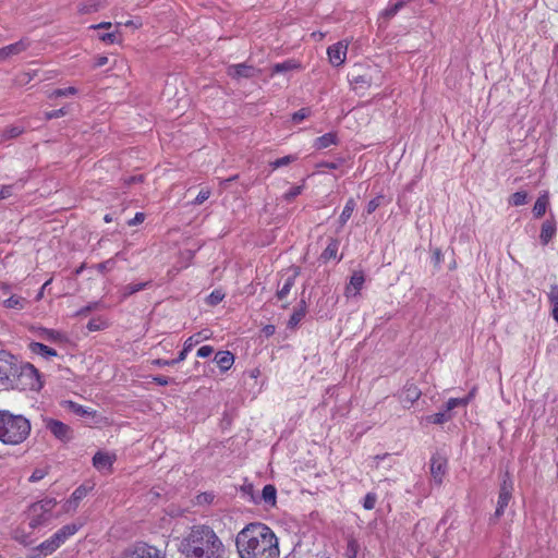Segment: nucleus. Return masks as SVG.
<instances>
[{
	"label": "nucleus",
	"mask_w": 558,
	"mask_h": 558,
	"mask_svg": "<svg viewBox=\"0 0 558 558\" xmlns=\"http://www.w3.org/2000/svg\"><path fill=\"white\" fill-rule=\"evenodd\" d=\"M240 558H279V543L274 531L262 522L246 524L235 537Z\"/></svg>",
	"instance_id": "f257e3e1"
},
{
	"label": "nucleus",
	"mask_w": 558,
	"mask_h": 558,
	"mask_svg": "<svg viewBox=\"0 0 558 558\" xmlns=\"http://www.w3.org/2000/svg\"><path fill=\"white\" fill-rule=\"evenodd\" d=\"M180 550L186 558H223L225 545L207 525H194L182 539Z\"/></svg>",
	"instance_id": "f03ea898"
},
{
	"label": "nucleus",
	"mask_w": 558,
	"mask_h": 558,
	"mask_svg": "<svg viewBox=\"0 0 558 558\" xmlns=\"http://www.w3.org/2000/svg\"><path fill=\"white\" fill-rule=\"evenodd\" d=\"M31 433L29 421L7 410L0 411V441L5 445H20Z\"/></svg>",
	"instance_id": "7ed1b4c3"
},
{
	"label": "nucleus",
	"mask_w": 558,
	"mask_h": 558,
	"mask_svg": "<svg viewBox=\"0 0 558 558\" xmlns=\"http://www.w3.org/2000/svg\"><path fill=\"white\" fill-rule=\"evenodd\" d=\"M57 501L54 498H44L33 504L27 513V525L31 530H35L47 524L52 518V510Z\"/></svg>",
	"instance_id": "20e7f679"
},
{
	"label": "nucleus",
	"mask_w": 558,
	"mask_h": 558,
	"mask_svg": "<svg viewBox=\"0 0 558 558\" xmlns=\"http://www.w3.org/2000/svg\"><path fill=\"white\" fill-rule=\"evenodd\" d=\"M349 81L355 90L366 89L372 85H380L383 82V74L376 66H369L366 69L357 66L350 73Z\"/></svg>",
	"instance_id": "39448f33"
},
{
	"label": "nucleus",
	"mask_w": 558,
	"mask_h": 558,
	"mask_svg": "<svg viewBox=\"0 0 558 558\" xmlns=\"http://www.w3.org/2000/svg\"><path fill=\"white\" fill-rule=\"evenodd\" d=\"M120 558H166L163 550L146 542H136L128 546Z\"/></svg>",
	"instance_id": "423d86ee"
},
{
	"label": "nucleus",
	"mask_w": 558,
	"mask_h": 558,
	"mask_svg": "<svg viewBox=\"0 0 558 558\" xmlns=\"http://www.w3.org/2000/svg\"><path fill=\"white\" fill-rule=\"evenodd\" d=\"M0 303L9 311L21 312L28 307L29 301L13 292V288L8 283H0Z\"/></svg>",
	"instance_id": "0eeeda50"
},
{
	"label": "nucleus",
	"mask_w": 558,
	"mask_h": 558,
	"mask_svg": "<svg viewBox=\"0 0 558 558\" xmlns=\"http://www.w3.org/2000/svg\"><path fill=\"white\" fill-rule=\"evenodd\" d=\"M513 492V482L508 472L505 473L497 500V507L495 513L490 518V521H497L505 512V509L508 507L510 500L512 499Z\"/></svg>",
	"instance_id": "6e6552de"
},
{
	"label": "nucleus",
	"mask_w": 558,
	"mask_h": 558,
	"mask_svg": "<svg viewBox=\"0 0 558 558\" xmlns=\"http://www.w3.org/2000/svg\"><path fill=\"white\" fill-rule=\"evenodd\" d=\"M210 335L206 331L198 332L196 335L191 336L184 342L182 351L179 353L178 357L174 360H155L153 363L157 366H172L177 363H180L186 359L187 353L201 341L209 339Z\"/></svg>",
	"instance_id": "1a4fd4ad"
},
{
	"label": "nucleus",
	"mask_w": 558,
	"mask_h": 558,
	"mask_svg": "<svg viewBox=\"0 0 558 558\" xmlns=\"http://www.w3.org/2000/svg\"><path fill=\"white\" fill-rule=\"evenodd\" d=\"M46 428L60 441L68 442L73 438L72 428L63 422L54 418L45 420Z\"/></svg>",
	"instance_id": "9d476101"
},
{
	"label": "nucleus",
	"mask_w": 558,
	"mask_h": 558,
	"mask_svg": "<svg viewBox=\"0 0 558 558\" xmlns=\"http://www.w3.org/2000/svg\"><path fill=\"white\" fill-rule=\"evenodd\" d=\"M21 380H25V386L27 389L33 391H38L43 387V383L40 380V375L38 371L32 364H26L22 367L20 374Z\"/></svg>",
	"instance_id": "9b49d317"
},
{
	"label": "nucleus",
	"mask_w": 558,
	"mask_h": 558,
	"mask_svg": "<svg viewBox=\"0 0 558 558\" xmlns=\"http://www.w3.org/2000/svg\"><path fill=\"white\" fill-rule=\"evenodd\" d=\"M349 47V41L341 40L337 44L331 45L327 49V54L329 58L330 63L333 66H340L344 63L347 59V51Z\"/></svg>",
	"instance_id": "f8f14e48"
},
{
	"label": "nucleus",
	"mask_w": 558,
	"mask_h": 558,
	"mask_svg": "<svg viewBox=\"0 0 558 558\" xmlns=\"http://www.w3.org/2000/svg\"><path fill=\"white\" fill-rule=\"evenodd\" d=\"M29 47L31 40L28 38H22L14 44L0 48V62L26 51Z\"/></svg>",
	"instance_id": "ddd939ff"
},
{
	"label": "nucleus",
	"mask_w": 558,
	"mask_h": 558,
	"mask_svg": "<svg viewBox=\"0 0 558 558\" xmlns=\"http://www.w3.org/2000/svg\"><path fill=\"white\" fill-rule=\"evenodd\" d=\"M420 388L413 383H407L399 395V400L404 408H409L421 397Z\"/></svg>",
	"instance_id": "4468645a"
},
{
	"label": "nucleus",
	"mask_w": 558,
	"mask_h": 558,
	"mask_svg": "<svg viewBox=\"0 0 558 558\" xmlns=\"http://www.w3.org/2000/svg\"><path fill=\"white\" fill-rule=\"evenodd\" d=\"M15 372L12 356L5 352H0V384H4L11 376L15 375Z\"/></svg>",
	"instance_id": "2eb2a0df"
},
{
	"label": "nucleus",
	"mask_w": 558,
	"mask_h": 558,
	"mask_svg": "<svg viewBox=\"0 0 558 558\" xmlns=\"http://www.w3.org/2000/svg\"><path fill=\"white\" fill-rule=\"evenodd\" d=\"M116 461V454L98 451L93 458V465L100 472L110 471L113 462Z\"/></svg>",
	"instance_id": "dca6fc26"
},
{
	"label": "nucleus",
	"mask_w": 558,
	"mask_h": 558,
	"mask_svg": "<svg viewBox=\"0 0 558 558\" xmlns=\"http://www.w3.org/2000/svg\"><path fill=\"white\" fill-rule=\"evenodd\" d=\"M447 471V461L441 457H433L430 460V473L436 484L440 485Z\"/></svg>",
	"instance_id": "f3484780"
},
{
	"label": "nucleus",
	"mask_w": 558,
	"mask_h": 558,
	"mask_svg": "<svg viewBox=\"0 0 558 558\" xmlns=\"http://www.w3.org/2000/svg\"><path fill=\"white\" fill-rule=\"evenodd\" d=\"M365 278L362 271H354L345 287L344 294L347 298L356 296L363 288Z\"/></svg>",
	"instance_id": "a211bd4d"
},
{
	"label": "nucleus",
	"mask_w": 558,
	"mask_h": 558,
	"mask_svg": "<svg viewBox=\"0 0 558 558\" xmlns=\"http://www.w3.org/2000/svg\"><path fill=\"white\" fill-rule=\"evenodd\" d=\"M228 75L233 78H248L255 75L256 70L246 63L232 64L228 68Z\"/></svg>",
	"instance_id": "6ab92c4d"
},
{
	"label": "nucleus",
	"mask_w": 558,
	"mask_h": 558,
	"mask_svg": "<svg viewBox=\"0 0 558 558\" xmlns=\"http://www.w3.org/2000/svg\"><path fill=\"white\" fill-rule=\"evenodd\" d=\"M61 544L54 538V535L43 542L35 548V558H43L54 553Z\"/></svg>",
	"instance_id": "aec40b11"
},
{
	"label": "nucleus",
	"mask_w": 558,
	"mask_h": 558,
	"mask_svg": "<svg viewBox=\"0 0 558 558\" xmlns=\"http://www.w3.org/2000/svg\"><path fill=\"white\" fill-rule=\"evenodd\" d=\"M214 361L221 372H227L234 363V355L230 351H219L216 353Z\"/></svg>",
	"instance_id": "412c9836"
},
{
	"label": "nucleus",
	"mask_w": 558,
	"mask_h": 558,
	"mask_svg": "<svg viewBox=\"0 0 558 558\" xmlns=\"http://www.w3.org/2000/svg\"><path fill=\"white\" fill-rule=\"evenodd\" d=\"M28 348L32 353L40 355L46 360H50L58 355V353L54 349H52L44 343H40V342H31Z\"/></svg>",
	"instance_id": "4be33fe9"
},
{
	"label": "nucleus",
	"mask_w": 558,
	"mask_h": 558,
	"mask_svg": "<svg viewBox=\"0 0 558 558\" xmlns=\"http://www.w3.org/2000/svg\"><path fill=\"white\" fill-rule=\"evenodd\" d=\"M88 489L85 486L77 487L71 495V498L64 505V510L71 511L75 510L78 506V502L87 496Z\"/></svg>",
	"instance_id": "5701e85b"
},
{
	"label": "nucleus",
	"mask_w": 558,
	"mask_h": 558,
	"mask_svg": "<svg viewBox=\"0 0 558 558\" xmlns=\"http://www.w3.org/2000/svg\"><path fill=\"white\" fill-rule=\"evenodd\" d=\"M556 234V225L554 221L546 220L542 225L539 240L542 244L546 245Z\"/></svg>",
	"instance_id": "b1692460"
},
{
	"label": "nucleus",
	"mask_w": 558,
	"mask_h": 558,
	"mask_svg": "<svg viewBox=\"0 0 558 558\" xmlns=\"http://www.w3.org/2000/svg\"><path fill=\"white\" fill-rule=\"evenodd\" d=\"M338 142L337 134L333 132L326 133L314 141V147L316 149H325L332 145H336Z\"/></svg>",
	"instance_id": "393cba45"
},
{
	"label": "nucleus",
	"mask_w": 558,
	"mask_h": 558,
	"mask_svg": "<svg viewBox=\"0 0 558 558\" xmlns=\"http://www.w3.org/2000/svg\"><path fill=\"white\" fill-rule=\"evenodd\" d=\"M78 531L76 524H68L58 530L53 535L62 545L70 536L74 535Z\"/></svg>",
	"instance_id": "a878e982"
},
{
	"label": "nucleus",
	"mask_w": 558,
	"mask_h": 558,
	"mask_svg": "<svg viewBox=\"0 0 558 558\" xmlns=\"http://www.w3.org/2000/svg\"><path fill=\"white\" fill-rule=\"evenodd\" d=\"M295 277L296 274H293L284 278L282 286L277 291V298L279 300H283L288 296L292 287L294 286Z\"/></svg>",
	"instance_id": "bb28decb"
},
{
	"label": "nucleus",
	"mask_w": 558,
	"mask_h": 558,
	"mask_svg": "<svg viewBox=\"0 0 558 558\" xmlns=\"http://www.w3.org/2000/svg\"><path fill=\"white\" fill-rule=\"evenodd\" d=\"M553 318L558 322V284H551L548 292Z\"/></svg>",
	"instance_id": "cd10ccee"
},
{
	"label": "nucleus",
	"mask_w": 558,
	"mask_h": 558,
	"mask_svg": "<svg viewBox=\"0 0 558 558\" xmlns=\"http://www.w3.org/2000/svg\"><path fill=\"white\" fill-rule=\"evenodd\" d=\"M405 0H401L390 4L380 13L379 20L389 21L405 5Z\"/></svg>",
	"instance_id": "c85d7f7f"
},
{
	"label": "nucleus",
	"mask_w": 558,
	"mask_h": 558,
	"mask_svg": "<svg viewBox=\"0 0 558 558\" xmlns=\"http://www.w3.org/2000/svg\"><path fill=\"white\" fill-rule=\"evenodd\" d=\"M299 68H300V64L298 62H295L294 60H287L281 63H276L271 69V75L292 71V70H295Z\"/></svg>",
	"instance_id": "c756f323"
},
{
	"label": "nucleus",
	"mask_w": 558,
	"mask_h": 558,
	"mask_svg": "<svg viewBox=\"0 0 558 558\" xmlns=\"http://www.w3.org/2000/svg\"><path fill=\"white\" fill-rule=\"evenodd\" d=\"M277 489L274 485H265L262 490V499L269 506L276 505Z\"/></svg>",
	"instance_id": "7c9ffc66"
},
{
	"label": "nucleus",
	"mask_w": 558,
	"mask_h": 558,
	"mask_svg": "<svg viewBox=\"0 0 558 558\" xmlns=\"http://www.w3.org/2000/svg\"><path fill=\"white\" fill-rule=\"evenodd\" d=\"M339 248V242L337 240H331L327 247L322 253V259L324 262H328L330 259L337 258V253Z\"/></svg>",
	"instance_id": "2f4dec72"
},
{
	"label": "nucleus",
	"mask_w": 558,
	"mask_h": 558,
	"mask_svg": "<svg viewBox=\"0 0 558 558\" xmlns=\"http://www.w3.org/2000/svg\"><path fill=\"white\" fill-rule=\"evenodd\" d=\"M451 417L452 415L450 413H448L447 411H442L424 417V421L430 424L440 425L450 421Z\"/></svg>",
	"instance_id": "473e14b6"
},
{
	"label": "nucleus",
	"mask_w": 558,
	"mask_h": 558,
	"mask_svg": "<svg viewBox=\"0 0 558 558\" xmlns=\"http://www.w3.org/2000/svg\"><path fill=\"white\" fill-rule=\"evenodd\" d=\"M66 407L69 410H71L73 413L80 416H93L95 415V411L90 410L89 408H85L76 402L68 401Z\"/></svg>",
	"instance_id": "72a5a7b5"
},
{
	"label": "nucleus",
	"mask_w": 558,
	"mask_h": 558,
	"mask_svg": "<svg viewBox=\"0 0 558 558\" xmlns=\"http://www.w3.org/2000/svg\"><path fill=\"white\" fill-rule=\"evenodd\" d=\"M355 201L353 198H349L343 207V210L339 217V221H340V225L343 226L347 223V221L350 219V217L352 216V213L354 211L355 209Z\"/></svg>",
	"instance_id": "f704fd0d"
},
{
	"label": "nucleus",
	"mask_w": 558,
	"mask_h": 558,
	"mask_svg": "<svg viewBox=\"0 0 558 558\" xmlns=\"http://www.w3.org/2000/svg\"><path fill=\"white\" fill-rule=\"evenodd\" d=\"M548 205V198L547 196H541L536 199L534 207H533V214L536 218H541L546 213V208Z\"/></svg>",
	"instance_id": "c9c22d12"
},
{
	"label": "nucleus",
	"mask_w": 558,
	"mask_h": 558,
	"mask_svg": "<svg viewBox=\"0 0 558 558\" xmlns=\"http://www.w3.org/2000/svg\"><path fill=\"white\" fill-rule=\"evenodd\" d=\"M22 187L23 183L20 182L9 185H0V199L9 198L16 190H21Z\"/></svg>",
	"instance_id": "e433bc0d"
},
{
	"label": "nucleus",
	"mask_w": 558,
	"mask_h": 558,
	"mask_svg": "<svg viewBox=\"0 0 558 558\" xmlns=\"http://www.w3.org/2000/svg\"><path fill=\"white\" fill-rule=\"evenodd\" d=\"M149 282L129 283L122 290V296L128 298L143 289H145Z\"/></svg>",
	"instance_id": "4c0bfd02"
},
{
	"label": "nucleus",
	"mask_w": 558,
	"mask_h": 558,
	"mask_svg": "<svg viewBox=\"0 0 558 558\" xmlns=\"http://www.w3.org/2000/svg\"><path fill=\"white\" fill-rule=\"evenodd\" d=\"M298 157L295 155H288L281 158H278L270 162V167L272 170H276L278 168L284 167L290 165L291 162L295 161Z\"/></svg>",
	"instance_id": "58836bf2"
},
{
	"label": "nucleus",
	"mask_w": 558,
	"mask_h": 558,
	"mask_svg": "<svg viewBox=\"0 0 558 558\" xmlns=\"http://www.w3.org/2000/svg\"><path fill=\"white\" fill-rule=\"evenodd\" d=\"M76 93H77V89L75 87L58 88V89H54L51 93H49L48 98L54 99L58 97L75 95Z\"/></svg>",
	"instance_id": "ea45409f"
},
{
	"label": "nucleus",
	"mask_w": 558,
	"mask_h": 558,
	"mask_svg": "<svg viewBox=\"0 0 558 558\" xmlns=\"http://www.w3.org/2000/svg\"><path fill=\"white\" fill-rule=\"evenodd\" d=\"M41 338L51 342H60L63 340V336L53 329H44L40 333Z\"/></svg>",
	"instance_id": "a19ab883"
},
{
	"label": "nucleus",
	"mask_w": 558,
	"mask_h": 558,
	"mask_svg": "<svg viewBox=\"0 0 558 558\" xmlns=\"http://www.w3.org/2000/svg\"><path fill=\"white\" fill-rule=\"evenodd\" d=\"M469 398H450L446 403V410L450 413L451 410L458 407H465L469 403Z\"/></svg>",
	"instance_id": "79ce46f5"
},
{
	"label": "nucleus",
	"mask_w": 558,
	"mask_h": 558,
	"mask_svg": "<svg viewBox=\"0 0 558 558\" xmlns=\"http://www.w3.org/2000/svg\"><path fill=\"white\" fill-rule=\"evenodd\" d=\"M527 202V194L526 192L520 191L515 192L511 195L509 199V204L512 206H521L524 205Z\"/></svg>",
	"instance_id": "37998d69"
},
{
	"label": "nucleus",
	"mask_w": 558,
	"mask_h": 558,
	"mask_svg": "<svg viewBox=\"0 0 558 558\" xmlns=\"http://www.w3.org/2000/svg\"><path fill=\"white\" fill-rule=\"evenodd\" d=\"M377 502V495L373 492L367 493L363 500V508L365 510H373Z\"/></svg>",
	"instance_id": "c03bdc74"
},
{
	"label": "nucleus",
	"mask_w": 558,
	"mask_h": 558,
	"mask_svg": "<svg viewBox=\"0 0 558 558\" xmlns=\"http://www.w3.org/2000/svg\"><path fill=\"white\" fill-rule=\"evenodd\" d=\"M305 316V308L302 307L300 310L294 311V313L291 315L289 319V327L293 328L295 327Z\"/></svg>",
	"instance_id": "a18cd8bd"
},
{
	"label": "nucleus",
	"mask_w": 558,
	"mask_h": 558,
	"mask_svg": "<svg viewBox=\"0 0 558 558\" xmlns=\"http://www.w3.org/2000/svg\"><path fill=\"white\" fill-rule=\"evenodd\" d=\"M107 327V323L101 318H93L87 324V329L89 331H97L105 329Z\"/></svg>",
	"instance_id": "49530a36"
},
{
	"label": "nucleus",
	"mask_w": 558,
	"mask_h": 558,
	"mask_svg": "<svg viewBox=\"0 0 558 558\" xmlns=\"http://www.w3.org/2000/svg\"><path fill=\"white\" fill-rule=\"evenodd\" d=\"M303 190H304V184L293 186L288 192L284 193L283 197L286 201L291 202L296 196H299L303 192Z\"/></svg>",
	"instance_id": "de8ad7c7"
},
{
	"label": "nucleus",
	"mask_w": 558,
	"mask_h": 558,
	"mask_svg": "<svg viewBox=\"0 0 558 558\" xmlns=\"http://www.w3.org/2000/svg\"><path fill=\"white\" fill-rule=\"evenodd\" d=\"M223 298L225 294L220 290H215L208 295L207 303L214 306L219 304L223 300Z\"/></svg>",
	"instance_id": "09e8293b"
},
{
	"label": "nucleus",
	"mask_w": 558,
	"mask_h": 558,
	"mask_svg": "<svg viewBox=\"0 0 558 558\" xmlns=\"http://www.w3.org/2000/svg\"><path fill=\"white\" fill-rule=\"evenodd\" d=\"M211 192L209 189H203L199 191V193L197 194V196L195 197L193 204L195 205H201L203 204L205 201H207L210 196Z\"/></svg>",
	"instance_id": "8fccbe9b"
},
{
	"label": "nucleus",
	"mask_w": 558,
	"mask_h": 558,
	"mask_svg": "<svg viewBox=\"0 0 558 558\" xmlns=\"http://www.w3.org/2000/svg\"><path fill=\"white\" fill-rule=\"evenodd\" d=\"M23 133V129L21 126L14 125L5 129L4 136L7 138H14L17 137Z\"/></svg>",
	"instance_id": "3c124183"
},
{
	"label": "nucleus",
	"mask_w": 558,
	"mask_h": 558,
	"mask_svg": "<svg viewBox=\"0 0 558 558\" xmlns=\"http://www.w3.org/2000/svg\"><path fill=\"white\" fill-rule=\"evenodd\" d=\"M14 538L22 544H28L32 542L31 537L24 533L22 527H19L14 531Z\"/></svg>",
	"instance_id": "603ef678"
},
{
	"label": "nucleus",
	"mask_w": 558,
	"mask_h": 558,
	"mask_svg": "<svg viewBox=\"0 0 558 558\" xmlns=\"http://www.w3.org/2000/svg\"><path fill=\"white\" fill-rule=\"evenodd\" d=\"M359 545L355 539H350L347 546V554L350 558H353L357 554Z\"/></svg>",
	"instance_id": "864d4df0"
},
{
	"label": "nucleus",
	"mask_w": 558,
	"mask_h": 558,
	"mask_svg": "<svg viewBox=\"0 0 558 558\" xmlns=\"http://www.w3.org/2000/svg\"><path fill=\"white\" fill-rule=\"evenodd\" d=\"M214 352V348L211 345H203L197 350V356L205 359L211 355Z\"/></svg>",
	"instance_id": "5fc2aeb1"
},
{
	"label": "nucleus",
	"mask_w": 558,
	"mask_h": 558,
	"mask_svg": "<svg viewBox=\"0 0 558 558\" xmlns=\"http://www.w3.org/2000/svg\"><path fill=\"white\" fill-rule=\"evenodd\" d=\"M380 206V197H375L367 203V214H373Z\"/></svg>",
	"instance_id": "6e6d98bb"
},
{
	"label": "nucleus",
	"mask_w": 558,
	"mask_h": 558,
	"mask_svg": "<svg viewBox=\"0 0 558 558\" xmlns=\"http://www.w3.org/2000/svg\"><path fill=\"white\" fill-rule=\"evenodd\" d=\"M65 113H66V111L64 108H61L58 110H52V111L46 112V119L51 120V119L60 118V117H63Z\"/></svg>",
	"instance_id": "4d7b16f0"
},
{
	"label": "nucleus",
	"mask_w": 558,
	"mask_h": 558,
	"mask_svg": "<svg viewBox=\"0 0 558 558\" xmlns=\"http://www.w3.org/2000/svg\"><path fill=\"white\" fill-rule=\"evenodd\" d=\"M45 475H46V472L44 470L37 469L29 476V482L36 483V482L43 480L45 477Z\"/></svg>",
	"instance_id": "13d9d810"
},
{
	"label": "nucleus",
	"mask_w": 558,
	"mask_h": 558,
	"mask_svg": "<svg viewBox=\"0 0 558 558\" xmlns=\"http://www.w3.org/2000/svg\"><path fill=\"white\" fill-rule=\"evenodd\" d=\"M307 117H308V110L307 109H301V110H299L298 112H295L293 114V121L294 122H301V121H303Z\"/></svg>",
	"instance_id": "bf43d9fd"
},
{
	"label": "nucleus",
	"mask_w": 558,
	"mask_h": 558,
	"mask_svg": "<svg viewBox=\"0 0 558 558\" xmlns=\"http://www.w3.org/2000/svg\"><path fill=\"white\" fill-rule=\"evenodd\" d=\"M99 39L107 44H113L117 39L114 33H106L99 36Z\"/></svg>",
	"instance_id": "052dcab7"
},
{
	"label": "nucleus",
	"mask_w": 558,
	"mask_h": 558,
	"mask_svg": "<svg viewBox=\"0 0 558 558\" xmlns=\"http://www.w3.org/2000/svg\"><path fill=\"white\" fill-rule=\"evenodd\" d=\"M153 380L159 386H167L170 383L168 377L161 375L155 376Z\"/></svg>",
	"instance_id": "680f3d73"
},
{
	"label": "nucleus",
	"mask_w": 558,
	"mask_h": 558,
	"mask_svg": "<svg viewBox=\"0 0 558 558\" xmlns=\"http://www.w3.org/2000/svg\"><path fill=\"white\" fill-rule=\"evenodd\" d=\"M145 219V215L143 213H136L135 217L130 220L129 225L131 226H135V225H138V223H142Z\"/></svg>",
	"instance_id": "e2e57ef3"
},
{
	"label": "nucleus",
	"mask_w": 558,
	"mask_h": 558,
	"mask_svg": "<svg viewBox=\"0 0 558 558\" xmlns=\"http://www.w3.org/2000/svg\"><path fill=\"white\" fill-rule=\"evenodd\" d=\"M52 279L50 278L49 280H47L43 287L40 288V290L38 291V293L36 294V301H39L44 298V293H45V290L46 288L51 283Z\"/></svg>",
	"instance_id": "0e129e2a"
},
{
	"label": "nucleus",
	"mask_w": 558,
	"mask_h": 558,
	"mask_svg": "<svg viewBox=\"0 0 558 558\" xmlns=\"http://www.w3.org/2000/svg\"><path fill=\"white\" fill-rule=\"evenodd\" d=\"M99 9V5L97 3H93L89 7H82L80 8V11L82 13H88V12H95Z\"/></svg>",
	"instance_id": "69168bd1"
},
{
	"label": "nucleus",
	"mask_w": 558,
	"mask_h": 558,
	"mask_svg": "<svg viewBox=\"0 0 558 558\" xmlns=\"http://www.w3.org/2000/svg\"><path fill=\"white\" fill-rule=\"evenodd\" d=\"M107 62H108V58L106 56H99L96 58L95 66L96 68L104 66L105 64H107Z\"/></svg>",
	"instance_id": "338daca9"
},
{
	"label": "nucleus",
	"mask_w": 558,
	"mask_h": 558,
	"mask_svg": "<svg viewBox=\"0 0 558 558\" xmlns=\"http://www.w3.org/2000/svg\"><path fill=\"white\" fill-rule=\"evenodd\" d=\"M97 305H98V303L89 304V305L83 307L82 310H80L78 314L85 315V314L89 313L90 311H93L94 308H96Z\"/></svg>",
	"instance_id": "774afa93"
}]
</instances>
